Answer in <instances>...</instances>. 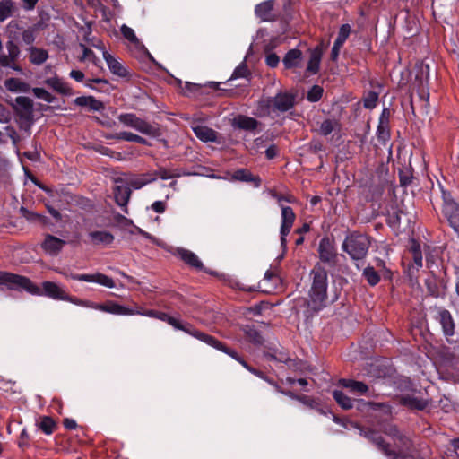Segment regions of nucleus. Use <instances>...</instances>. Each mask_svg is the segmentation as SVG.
Masks as SVG:
<instances>
[{
    "instance_id": "1",
    "label": "nucleus",
    "mask_w": 459,
    "mask_h": 459,
    "mask_svg": "<svg viewBox=\"0 0 459 459\" xmlns=\"http://www.w3.org/2000/svg\"><path fill=\"white\" fill-rule=\"evenodd\" d=\"M312 285L309 290L307 307L314 312H318L326 306L328 276L326 271L316 266L311 271Z\"/></svg>"
},
{
    "instance_id": "2",
    "label": "nucleus",
    "mask_w": 459,
    "mask_h": 459,
    "mask_svg": "<svg viewBox=\"0 0 459 459\" xmlns=\"http://www.w3.org/2000/svg\"><path fill=\"white\" fill-rule=\"evenodd\" d=\"M370 246L368 235L352 231L345 237L342 248L352 260H362L367 256Z\"/></svg>"
},
{
    "instance_id": "3",
    "label": "nucleus",
    "mask_w": 459,
    "mask_h": 459,
    "mask_svg": "<svg viewBox=\"0 0 459 459\" xmlns=\"http://www.w3.org/2000/svg\"><path fill=\"white\" fill-rule=\"evenodd\" d=\"M272 197L274 198L279 204L281 209V224L280 230L281 235V244L283 247H286L287 245V236L290 232L292 226L294 224L296 215L291 207L286 206L283 204V202L287 203H294L295 198L292 195H282L276 192H273L271 194Z\"/></svg>"
},
{
    "instance_id": "4",
    "label": "nucleus",
    "mask_w": 459,
    "mask_h": 459,
    "mask_svg": "<svg viewBox=\"0 0 459 459\" xmlns=\"http://www.w3.org/2000/svg\"><path fill=\"white\" fill-rule=\"evenodd\" d=\"M333 397L338 405L344 410H350L353 408L355 404L357 409L362 411H377L380 409H385L386 411H389L390 409L389 406L385 403L351 399L341 390H334L333 392Z\"/></svg>"
},
{
    "instance_id": "5",
    "label": "nucleus",
    "mask_w": 459,
    "mask_h": 459,
    "mask_svg": "<svg viewBox=\"0 0 459 459\" xmlns=\"http://www.w3.org/2000/svg\"><path fill=\"white\" fill-rule=\"evenodd\" d=\"M0 285H5L10 290H23L32 295H39V287L29 278L15 273L0 271Z\"/></svg>"
},
{
    "instance_id": "6",
    "label": "nucleus",
    "mask_w": 459,
    "mask_h": 459,
    "mask_svg": "<svg viewBox=\"0 0 459 459\" xmlns=\"http://www.w3.org/2000/svg\"><path fill=\"white\" fill-rule=\"evenodd\" d=\"M442 193V209L441 212L446 220L449 226L459 233V203L455 200L451 193L441 188Z\"/></svg>"
},
{
    "instance_id": "7",
    "label": "nucleus",
    "mask_w": 459,
    "mask_h": 459,
    "mask_svg": "<svg viewBox=\"0 0 459 459\" xmlns=\"http://www.w3.org/2000/svg\"><path fill=\"white\" fill-rule=\"evenodd\" d=\"M296 102V95L290 91H280L266 100L267 108L274 113H285L290 110Z\"/></svg>"
},
{
    "instance_id": "8",
    "label": "nucleus",
    "mask_w": 459,
    "mask_h": 459,
    "mask_svg": "<svg viewBox=\"0 0 459 459\" xmlns=\"http://www.w3.org/2000/svg\"><path fill=\"white\" fill-rule=\"evenodd\" d=\"M117 119L125 126L131 127L141 134L152 136L157 134V128L134 113H122Z\"/></svg>"
},
{
    "instance_id": "9",
    "label": "nucleus",
    "mask_w": 459,
    "mask_h": 459,
    "mask_svg": "<svg viewBox=\"0 0 459 459\" xmlns=\"http://www.w3.org/2000/svg\"><path fill=\"white\" fill-rule=\"evenodd\" d=\"M66 301L76 306L99 310L104 313L116 315L117 303L114 300H107L104 303H95L88 299H81L76 297L68 295Z\"/></svg>"
},
{
    "instance_id": "10",
    "label": "nucleus",
    "mask_w": 459,
    "mask_h": 459,
    "mask_svg": "<svg viewBox=\"0 0 459 459\" xmlns=\"http://www.w3.org/2000/svg\"><path fill=\"white\" fill-rule=\"evenodd\" d=\"M157 319L168 323L176 330H180L186 333L197 338L201 331L197 330L191 324L183 322L176 317L169 316V314L161 311H158Z\"/></svg>"
},
{
    "instance_id": "11",
    "label": "nucleus",
    "mask_w": 459,
    "mask_h": 459,
    "mask_svg": "<svg viewBox=\"0 0 459 459\" xmlns=\"http://www.w3.org/2000/svg\"><path fill=\"white\" fill-rule=\"evenodd\" d=\"M363 436L376 445L385 455L390 459H398V454L390 448V445L384 440L380 434L372 429H368L363 432Z\"/></svg>"
},
{
    "instance_id": "12",
    "label": "nucleus",
    "mask_w": 459,
    "mask_h": 459,
    "mask_svg": "<svg viewBox=\"0 0 459 459\" xmlns=\"http://www.w3.org/2000/svg\"><path fill=\"white\" fill-rule=\"evenodd\" d=\"M319 258L323 263L331 264L334 263L336 259L335 243L333 238L324 237L321 238L318 246Z\"/></svg>"
},
{
    "instance_id": "13",
    "label": "nucleus",
    "mask_w": 459,
    "mask_h": 459,
    "mask_svg": "<svg viewBox=\"0 0 459 459\" xmlns=\"http://www.w3.org/2000/svg\"><path fill=\"white\" fill-rule=\"evenodd\" d=\"M196 339L206 343L207 345H209L211 347H213L214 349H216L220 351L224 352L225 354L230 356L232 359H234L237 361L240 360L241 357L238 355V353L235 350H232L229 347H227L223 342H221V341H219L218 339H216L215 337H213L212 335H209L205 333L200 332V333L198 334Z\"/></svg>"
},
{
    "instance_id": "14",
    "label": "nucleus",
    "mask_w": 459,
    "mask_h": 459,
    "mask_svg": "<svg viewBox=\"0 0 459 459\" xmlns=\"http://www.w3.org/2000/svg\"><path fill=\"white\" fill-rule=\"evenodd\" d=\"M390 117L391 111L388 108H384L378 121L377 128V140L385 144L390 140Z\"/></svg>"
},
{
    "instance_id": "15",
    "label": "nucleus",
    "mask_w": 459,
    "mask_h": 459,
    "mask_svg": "<svg viewBox=\"0 0 459 459\" xmlns=\"http://www.w3.org/2000/svg\"><path fill=\"white\" fill-rule=\"evenodd\" d=\"M68 277L74 281L95 282L101 286L110 288V289L115 287V282H114L113 279L108 277V275H105L100 273H93V274L71 273Z\"/></svg>"
},
{
    "instance_id": "16",
    "label": "nucleus",
    "mask_w": 459,
    "mask_h": 459,
    "mask_svg": "<svg viewBox=\"0 0 459 459\" xmlns=\"http://www.w3.org/2000/svg\"><path fill=\"white\" fill-rule=\"evenodd\" d=\"M65 244V240L51 234H46L40 246L45 253L49 255L56 256L62 251Z\"/></svg>"
},
{
    "instance_id": "17",
    "label": "nucleus",
    "mask_w": 459,
    "mask_h": 459,
    "mask_svg": "<svg viewBox=\"0 0 459 459\" xmlns=\"http://www.w3.org/2000/svg\"><path fill=\"white\" fill-rule=\"evenodd\" d=\"M140 315L147 317L156 318L158 311L153 309H144L142 307L134 305V307H126L117 303L116 316H134Z\"/></svg>"
},
{
    "instance_id": "18",
    "label": "nucleus",
    "mask_w": 459,
    "mask_h": 459,
    "mask_svg": "<svg viewBox=\"0 0 459 459\" xmlns=\"http://www.w3.org/2000/svg\"><path fill=\"white\" fill-rule=\"evenodd\" d=\"M39 290L41 289L39 288ZM42 294L53 299L64 301H66L69 295L60 286L53 281H44L42 283V290H40L39 295Z\"/></svg>"
},
{
    "instance_id": "19",
    "label": "nucleus",
    "mask_w": 459,
    "mask_h": 459,
    "mask_svg": "<svg viewBox=\"0 0 459 459\" xmlns=\"http://www.w3.org/2000/svg\"><path fill=\"white\" fill-rule=\"evenodd\" d=\"M45 83L61 95L72 96L74 94L71 85L58 76L46 79Z\"/></svg>"
},
{
    "instance_id": "20",
    "label": "nucleus",
    "mask_w": 459,
    "mask_h": 459,
    "mask_svg": "<svg viewBox=\"0 0 459 459\" xmlns=\"http://www.w3.org/2000/svg\"><path fill=\"white\" fill-rule=\"evenodd\" d=\"M437 320L442 326V331L446 338L455 334V322L451 313L446 309H439Z\"/></svg>"
},
{
    "instance_id": "21",
    "label": "nucleus",
    "mask_w": 459,
    "mask_h": 459,
    "mask_svg": "<svg viewBox=\"0 0 459 459\" xmlns=\"http://www.w3.org/2000/svg\"><path fill=\"white\" fill-rule=\"evenodd\" d=\"M274 0H267L260 3L255 6V15L262 22H272L276 19V15L273 13Z\"/></svg>"
},
{
    "instance_id": "22",
    "label": "nucleus",
    "mask_w": 459,
    "mask_h": 459,
    "mask_svg": "<svg viewBox=\"0 0 459 459\" xmlns=\"http://www.w3.org/2000/svg\"><path fill=\"white\" fill-rule=\"evenodd\" d=\"M74 104L89 111H101L105 108L103 102L93 96L77 97L74 100Z\"/></svg>"
},
{
    "instance_id": "23",
    "label": "nucleus",
    "mask_w": 459,
    "mask_h": 459,
    "mask_svg": "<svg viewBox=\"0 0 459 459\" xmlns=\"http://www.w3.org/2000/svg\"><path fill=\"white\" fill-rule=\"evenodd\" d=\"M132 191L128 186H117L114 188L116 204L120 206L125 213H128L127 204L130 200Z\"/></svg>"
},
{
    "instance_id": "24",
    "label": "nucleus",
    "mask_w": 459,
    "mask_h": 459,
    "mask_svg": "<svg viewBox=\"0 0 459 459\" xmlns=\"http://www.w3.org/2000/svg\"><path fill=\"white\" fill-rule=\"evenodd\" d=\"M425 285L431 296L438 298L444 295L446 284L443 280L437 278L436 275H429L425 281Z\"/></svg>"
},
{
    "instance_id": "25",
    "label": "nucleus",
    "mask_w": 459,
    "mask_h": 459,
    "mask_svg": "<svg viewBox=\"0 0 459 459\" xmlns=\"http://www.w3.org/2000/svg\"><path fill=\"white\" fill-rule=\"evenodd\" d=\"M103 58L106 61L108 69L113 74L119 77H125L127 75L126 68L119 62L118 59L113 56L108 51H104Z\"/></svg>"
},
{
    "instance_id": "26",
    "label": "nucleus",
    "mask_w": 459,
    "mask_h": 459,
    "mask_svg": "<svg viewBox=\"0 0 459 459\" xmlns=\"http://www.w3.org/2000/svg\"><path fill=\"white\" fill-rule=\"evenodd\" d=\"M258 121L251 117L238 115L232 120V126L245 131H254L258 126Z\"/></svg>"
},
{
    "instance_id": "27",
    "label": "nucleus",
    "mask_w": 459,
    "mask_h": 459,
    "mask_svg": "<svg viewBox=\"0 0 459 459\" xmlns=\"http://www.w3.org/2000/svg\"><path fill=\"white\" fill-rule=\"evenodd\" d=\"M303 60L302 52L298 48L289 50L283 59L282 63L286 69H293L301 66Z\"/></svg>"
},
{
    "instance_id": "28",
    "label": "nucleus",
    "mask_w": 459,
    "mask_h": 459,
    "mask_svg": "<svg viewBox=\"0 0 459 459\" xmlns=\"http://www.w3.org/2000/svg\"><path fill=\"white\" fill-rule=\"evenodd\" d=\"M192 129L195 136L202 142H217V132L213 129L203 125L193 126Z\"/></svg>"
},
{
    "instance_id": "29",
    "label": "nucleus",
    "mask_w": 459,
    "mask_h": 459,
    "mask_svg": "<svg viewBox=\"0 0 459 459\" xmlns=\"http://www.w3.org/2000/svg\"><path fill=\"white\" fill-rule=\"evenodd\" d=\"M178 257L186 264L197 270H202L204 265L198 256L190 250L179 248L178 249Z\"/></svg>"
},
{
    "instance_id": "30",
    "label": "nucleus",
    "mask_w": 459,
    "mask_h": 459,
    "mask_svg": "<svg viewBox=\"0 0 459 459\" xmlns=\"http://www.w3.org/2000/svg\"><path fill=\"white\" fill-rule=\"evenodd\" d=\"M322 55V50L318 47L311 50L310 57L306 69L307 74H316L319 72Z\"/></svg>"
},
{
    "instance_id": "31",
    "label": "nucleus",
    "mask_w": 459,
    "mask_h": 459,
    "mask_svg": "<svg viewBox=\"0 0 459 459\" xmlns=\"http://www.w3.org/2000/svg\"><path fill=\"white\" fill-rule=\"evenodd\" d=\"M89 237L94 245L108 246L113 243L115 238L108 230H95L89 233Z\"/></svg>"
},
{
    "instance_id": "32",
    "label": "nucleus",
    "mask_w": 459,
    "mask_h": 459,
    "mask_svg": "<svg viewBox=\"0 0 459 459\" xmlns=\"http://www.w3.org/2000/svg\"><path fill=\"white\" fill-rule=\"evenodd\" d=\"M399 403L411 409L424 410L428 402L412 394H403L399 397Z\"/></svg>"
},
{
    "instance_id": "33",
    "label": "nucleus",
    "mask_w": 459,
    "mask_h": 459,
    "mask_svg": "<svg viewBox=\"0 0 459 459\" xmlns=\"http://www.w3.org/2000/svg\"><path fill=\"white\" fill-rule=\"evenodd\" d=\"M241 331L244 333L246 338L255 345L263 343L264 339L261 333L251 323L241 325Z\"/></svg>"
},
{
    "instance_id": "34",
    "label": "nucleus",
    "mask_w": 459,
    "mask_h": 459,
    "mask_svg": "<svg viewBox=\"0 0 459 459\" xmlns=\"http://www.w3.org/2000/svg\"><path fill=\"white\" fill-rule=\"evenodd\" d=\"M409 252L411 254L412 257V264L411 265V267L415 268L417 271H419L420 268H421L423 265V257L420 249V245L415 239L411 240Z\"/></svg>"
},
{
    "instance_id": "35",
    "label": "nucleus",
    "mask_w": 459,
    "mask_h": 459,
    "mask_svg": "<svg viewBox=\"0 0 459 459\" xmlns=\"http://www.w3.org/2000/svg\"><path fill=\"white\" fill-rule=\"evenodd\" d=\"M339 385L359 394H364L368 391V386L365 383L352 379L342 378L339 380Z\"/></svg>"
},
{
    "instance_id": "36",
    "label": "nucleus",
    "mask_w": 459,
    "mask_h": 459,
    "mask_svg": "<svg viewBox=\"0 0 459 459\" xmlns=\"http://www.w3.org/2000/svg\"><path fill=\"white\" fill-rule=\"evenodd\" d=\"M30 53V61L36 65H40L48 58V53L43 48L30 47L28 49Z\"/></svg>"
},
{
    "instance_id": "37",
    "label": "nucleus",
    "mask_w": 459,
    "mask_h": 459,
    "mask_svg": "<svg viewBox=\"0 0 459 459\" xmlns=\"http://www.w3.org/2000/svg\"><path fill=\"white\" fill-rule=\"evenodd\" d=\"M156 180L155 177L150 174H143L138 177H133L128 180V185L134 189H141L144 186Z\"/></svg>"
},
{
    "instance_id": "38",
    "label": "nucleus",
    "mask_w": 459,
    "mask_h": 459,
    "mask_svg": "<svg viewBox=\"0 0 459 459\" xmlns=\"http://www.w3.org/2000/svg\"><path fill=\"white\" fill-rule=\"evenodd\" d=\"M233 178L238 181L253 182L255 183V186H259L261 184V179L259 177L253 176L250 171L245 169L236 170L233 175Z\"/></svg>"
},
{
    "instance_id": "39",
    "label": "nucleus",
    "mask_w": 459,
    "mask_h": 459,
    "mask_svg": "<svg viewBox=\"0 0 459 459\" xmlns=\"http://www.w3.org/2000/svg\"><path fill=\"white\" fill-rule=\"evenodd\" d=\"M281 279L276 271L267 270L264 273V279L260 281V288H264V291L270 292L271 290L268 288V283L271 282L272 285H277L280 282Z\"/></svg>"
},
{
    "instance_id": "40",
    "label": "nucleus",
    "mask_w": 459,
    "mask_h": 459,
    "mask_svg": "<svg viewBox=\"0 0 459 459\" xmlns=\"http://www.w3.org/2000/svg\"><path fill=\"white\" fill-rule=\"evenodd\" d=\"M394 442L399 450L396 452L398 454V459H404L403 456H400V454L408 453L411 451L412 446L411 440L408 437L401 434Z\"/></svg>"
},
{
    "instance_id": "41",
    "label": "nucleus",
    "mask_w": 459,
    "mask_h": 459,
    "mask_svg": "<svg viewBox=\"0 0 459 459\" xmlns=\"http://www.w3.org/2000/svg\"><path fill=\"white\" fill-rule=\"evenodd\" d=\"M14 11V3L12 0L0 1V22L5 21L13 15Z\"/></svg>"
},
{
    "instance_id": "42",
    "label": "nucleus",
    "mask_w": 459,
    "mask_h": 459,
    "mask_svg": "<svg viewBox=\"0 0 459 459\" xmlns=\"http://www.w3.org/2000/svg\"><path fill=\"white\" fill-rule=\"evenodd\" d=\"M120 30H121L123 37L126 39H127L131 44H133L135 48L143 47L142 43L136 37L134 30L132 28L124 24L121 26Z\"/></svg>"
},
{
    "instance_id": "43",
    "label": "nucleus",
    "mask_w": 459,
    "mask_h": 459,
    "mask_svg": "<svg viewBox=\"0 0 459 459\" xmlns=\"http://www.w3.org/2000/svg\"><path fill=\"white\" fill-rule=\"evenodd\" d=\"M39 429L46 435H51L56 428V423L51 417L43 416L38 423Z\"/></svg>"
},
{
    "instance_id": "44",
    "label": "nucleus",
    "mask_w": 459,
    "mask_h": 459,
    "mask_svg": "<svg viewBox=\"0 0 459 459\" xmlns=\"http://www.w3.org/2000/svg\"><path fill=\"white\" fill-rule=\"evenodd\" d=\"M362 275L371 286H376L380 281V275L373 266H367L364 269Z\"/></svg>"
},
{
    "instance_id": "45",
    "label": "nucleus",
    "mask_w": 459,
    "mask_h": 459,
    "mask_svg": "<svg viewBox=\"0 0 459 459\" xmlns=\"http://www.w3.org/2000/svg\"><path fill=\"white\" fill-rule=\"evenodd\" d=\"M116 138L119 139V140L127 141V142H134V143H141V144L147 143L146 139H144L143 137H142L138 134H133L131 132H121L117 134Z\"/></svg>"
},
{
    "instance_id": "46",
    "label": "nucleus",
    "mask_w": 459,
    "mask_h": 459,
    "mask_svg": "<svg viewBox=\"0 0 459 459\" xmlns=\"http://www.w3.org/2000/svg\"><path fill=\"white\" fill-rule=\"evenodd\" d=\"M351 32V25L349 23L342 24L339 29L338 35H337V38L334 42L337 43V45L343 46V44L349 38Z\"/></svg>"
},
{
    "instance_id": "47",
    "label": "nucleus",
    "mask_w": 459,
    "mask_h": 459,
    "mask_svg": "<svg viewBox=\"0 0 459 459\" xmlns=\"http://www.w3.org/2000/svg\"><path fill=\"white\" fill-rule=\"evenodd\" d=\"M79 48L82 51V55L78 58L80 62H84L85 60L90 59L93 64H97L98 58L91 49L87 48L83 43H80Z\"/></svg>"
},
{
    "instance_id": "48",
    "label": "nucleus",
    "mask_w": 459,
    "mask_h": 459,
    "mask_svg": "<svg viewBox=\"0 0 459 459\" xmlns=\"http://www.w3.org/2000/svg\"><path fill=\"white\" fill-rule=\"evenodd\" d=\"M250 75V72L245 62L239 64L233 71L230 80L238 78H247Z\"/></svg>"
},
{
    "instance_id": "49",
    "label": "nucleus",
    "mask_w": 459,
    "mask_h": 459,
    "mask_svg": "<svg viewBox=\"0 0 459 459\" xmlns=\"http://www.w3.org/2000/svg\"><path fill=\"white\" fill-rule=\"evenodd\" d=\"M32 92L36 98L40 99L48 103H52L55 100V97L43 88H33Z\"/></svg>"
},
{
    "instance_id": "50",
    "label": "nucleus",
    "mask_w": 459,
    "mask_h": 459,
    "mask_svg": "<svg viewBox=\"0 0 459 459\" xmlns=\"http://www.w3.org/2000/svg\"><path fill=\"white\" fill-rule=\"evenodd\" d=\"M324 90L319 85H314L307 94V99L310 102H316L318 101L322 96H323Z\"/></svg>"
},
{
    "instance_id": "51",
    "label": "nucleus",
    "mask_w": 459,
    "mask_h": 459,
    "mask_svg": "<svg viewBox=\"0 0 459 459\" xmlns=\"http://www.w3.org/2000/svg\"><path fill=\"white\" fill-rule=\"evenodd\" d=\"M378 100V94L375 91H369L363 99V105L366 108L372 109L376 107Z\"/></svg>"
},
{
    "instance_id": "52",
    "label": "nucleus",
    "mask_w": 459,
    "mask_h": 459,
    "mask_svg": "<svg viewBox=\"0 0 459 459\" xmlns=\"http://www.w3.org/2000/svg\"><path fill=\"white\" fill-rule=\"evenodd\" d=\"M335 122L331 119L324 120L319 127L320 134L326 136L334 130Z\"/></svg>"
},
{
    "instance_id": "53",
    "label": "nucleus",
    "mask_w": 459,
    "mask_h": 459,
    "mask_svg": "<svg viewBox=\"0 0 459 459\" xmlns=\"http://www.w3.org/2000/svg\"><path fill=\"white\" fill-rule=\"evenodd\" d=\"M6 49L8 52V58L16 62L20 55L19 47L13 41L10 40L6 43Z\"/></svg>"
},
{
    "instance_id": "54",
    "label": "nucleus",
    "mask_w": 459,
    "mask_h": 459,
    "mask_svg": "<svg viewBox=\"0 0 459 459\" xmlns=\"http://www.w3.org/2000/svg\"><path fill=\"white\" fill-rule=\"evenodd\" d=\"M16 103L19 107L24 109L25 112L29 113L30 115L32 112V101L28 97H17L16 98Z\"/></svg>"
},
{
    "instance_id": "55",
    "label": "nucleus",
    "mask_w": 459,
    "mask_h": 459,
    "mask_svg": "<svg viewBox=\"0 0 459 459\" xmlns=\"http://www.w3.org/2000/svg\"><path fill=\"white\" fill-rule=\"evenodd\" d=\"M0 65L4 67H10L13 70L21 72L22 68L15 63L14 60H11L8 58V56L5 54L0 55Z\"/></svg>"
},
{
    "instance_id": "56",
    "label": "nucleus",
    "mask_w": 459,
    "mask_h": 459,
    "mask_svg": "<svg viewBox=\"0 0 459 459\" xmlns=\"http://www.w3.org/2000/svg\"><path fill=\"white\" fill-rule=\"evenodd\" d=\"M35 30L32 28H28L22 30V39L26 45H31L35 41Z\"/></svg>"
},
{
    "instance_id": "57",
    "label": "nucleus",
    "mask_w": 459,
    "mask_h": 459,
    "mask_svg": "<svg viewBox=\"0 0 459 459\" xmlns=\"http://www.w3.org/2000/svg\"><path fill=\"white\" fill-rule=\"evenodd\" d=\"M155 175L163 180L179 177V174L174 173L173 171L164 168H160L157 171H155Z\"/></svg>"
},
{
    "instance_id": "58",
    "label": "nucleus",
    "mask_w": 459,
    "mask_h": 459,
    "mask_svg": "<svg viewBox=\"0 0 459 459\" xmlns=\"http://www.w3.org/2000/svg\"><path fill=\"white\" fill-rule=\"evenodd\" d=\"M385 433L388 436H390L391 437H393L394 441H396V439L398 438L399 435H401L402 433L399 431V429H397L396 426L394 425H389L387 426L385 429Z\"/></svg>"
},
{
    "instance_id": "59",
    "label": "nucleus",
    "mask_w": 459,
    "mask_h": 459,
    "mask_svg": "<svg viewBox=\"0 0 459 459\" xmlns=\"http://www.w3.org/2000/svg\"><path fill=\"white\" fill-rule=\"evenodd\" d=\"M86 41H88L91 47L100 50L102 52V54L104 53V51H107L106 48H105V45L103 43L102 40L99 39H90L89 38H85Z\"/></svg>"
},
{
    "instance_id": "60",
    "label": "nucleus",
    "mask_w": 459,
    "mask_h": 459,
    "mask_svg": "<svg viewBox=\"0 0 459 459\" xmlns=\"http://www.w3.org/2000/svg\"><path fill=\"white\" fill-rule=\"evenodd\" d=\"M280 58L279 56L274 54H269L265 58V63L269 67L274 68L279 65Z\"/></svg>"
},
{
    "instance_id": "61",
    "label": "nucleus",
    "mask_w": 459,
    "mask_h": 459,
    "mask_svg": "<svg viewBox=\"0 0 459 459\" xmlns=\"http://www.w3.org/2000/svg\"><path fill=\"white\" fill-rule=\"evenodd\" d=\"M11 119L10 111L0 103V123H8Z\"/></svg>"
},
{
    "instance_id": "62",
    "label": "nucleus",
    "mask_w": 459,
    "mask_h": 459,
    "mask_svg": "<svg viewBox=\"0 0 459 459\" xmlns=\"http://www.w3.org/2000/svg\"><path fill=\"white\" fill-rule=\"evenodd\" d=\"M167 204L164 201H155L152 204V209L157 213H163L166 211Z\"/></svg>"
},
{
    "instance_id": "63",
    "label": "nucleus",
    "mask_w": 459,
    "mask_h": 459,
    "mask_svg": "<svg viewBox=\"0 0 459 459\" xmlns=\"http://www.w3.org/2000/svg\"><path fill=\"white\" fill-rule=\"evenodd\" d=\"M93 82L100 83V84H104V85H108V82L106 79L96 78V79H88L85 82V86L90 88V89H91V90H95V87L92 84Z\"/></svg>"
},
{
    "instance_id": "64",
    "label": "nucleus",
    "mask_w": 459,
    "mask_h": 459,
    "mask_svg": "<svg viewBox=\"0 0 459 459\" xmlns=\"http://www.w3.org/2000/svg\"><path fill=\"white\" fill-rule=\"evenodd\" d=\"M69 76L78 82H82L85 77L84 74L80 70H72L69 74Z\"/></svg>"
}]
</instances>
